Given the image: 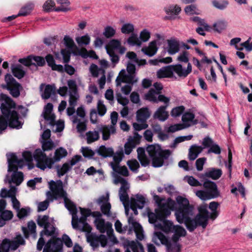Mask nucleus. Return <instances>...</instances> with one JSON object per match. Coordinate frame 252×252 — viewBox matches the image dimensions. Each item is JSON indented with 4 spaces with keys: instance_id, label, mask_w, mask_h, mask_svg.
Returning <instances> with one entry per match:
<instances>
[{
    "instance_id": "46",
    "label": "nucleus",
    "mask_w": 252,
    "mask_h": 252,
    "mask_svg": "<svg viewBox=\"0 0 252 252\" xmlns=\"http://www.w3.org/2000/svg\"><path fill=\"white\" fill-rule=\"evenodd\" d=\"M87 143L90 144L97 141L99 138V134L96 131H89L86 133Z\"/></svg>"
},
{
    "instance_id": "22",
    "label": "nucleus",
    "mask_w": 252,
    "mask_h": 252,
    "mask_svg": "<svg viewBox=\"0 0 252 252\" xmlns=\"http://www.w3.org/2000/svg\"><path fill=\"white\" fill-rule=\"evenodd\" d=\"M165 218H164L161 220L158 219L157 220H158L162 221L160 223H156L155 222V227L157 229H160L166 233H169L172 232L175 225L171 220H165Z\"/></svg>"
},
{
    "instance_id": "55",
    "label": "nucleus",
    "mask_w": 252,
    "mask_h": 252,
    "mask_svg": "<svg viewBox=\"0 0 252 252\" xmlns=\"http://www.w3.org/2000/svg\"><path fill=\"white\" fill-rule=\"evenodd\" d=\"M79 54L83 58H87L88 57H90L96 59L98 58V57L96 55L94 51L93 50L88 51L85 48H81L79 51Z\"/></svg>"
},
{
    "instance_id": "25",
    "label": "nucleus",
    "mask_w": 252,
    "mask_h": 252,
    "mask_svg": "<svg viewBox=\"0 0 252 252\" xmlns=\"http://www.w3.org/2000/svg\"><path fill=\"white\" fill-rule=\"evenodd\" d=\"M128 221L132 225L137 238L139 240H143L144 238V231L140 224L136 222L133 217L131 216L128 218Z\"/></svg>"
},
{
    "instance_id": "20",
    "label": "nucleus",
    "mask_w": 252,
    "mask_h": 252,
    "mask_svg": "<svg viewBox=\"0 0 252 252\" xmlns=\"http://www.w3.org/2000/svg\"><path fill=\"white\" fill-rule=\"evenodd\" d=\"M109 194H107L106 195L100 197L97 201V203L100 207L102 213L108 217L111 215L110 212L111 206L109 202Z\"/></svg>"
},
{
    "instance_id": "34",
    "label": "nucleus",
    "mask_w": 252,
    "mask_h": 252,
    "mask_svg": "<svg viewBox=\"0 0 252 252\" xmlns=\"http://www.w3.org/2000/svg\"><path fill=\"white\" fill-rule=\"evenodd\" d=\"M151 113L147 108H142L136 112V120L138 122L144 123L150 117Z\"/></svg>"
},
{
    "instance_id": "10",
    "label": "nucleus",
    "mask_w": 252,
    "mask_h": 252,
    "mask_svg": "<svg viewBox=\"0 0 252 252\" xmlns=\"http://www.w3.org/2000/svg\"><path fill=\"white\" fill-rule=\"evenodd\" d=\"M114 177L113 183L115 185L121 184V187L119 191V195L121 201L122 202L124 206L126 214L127 216L130 201L128 195V191L130 187L129 184L126 179L118 175H115Z\"/></svg>"
},
{
    "instance_id": "21",
    "label": "nucleus",
    "mask_w": 252,
    "mask_h": 252,
    "mask_svg": "<svg viewBox=\"0 0 252 252\" xmlns=\"http://www.w3.org/2000/svg\"><path fill=\"white\" fill-rule=\"evenodd\" d=\"M123 244L126 249V252H144L143 246L138 242L126 240Z\"/></svg>"
},
{
    "instance_id": "51",
    "label": "nucleus",
    "mask_w": 252,
    "mask_h": 252,
    "mask_svg": "<svg viewBox=\"0 0 252 252\" xmlns=\"http://www.w3.org/2000/svg\"><path fill=\"white\" fill-rule=\"evenodd\" d=\"M213 28L215 31L220 32L225 30L227 26V23L225 20H219L213 24Z\"/></svg>"
},
{
    "instance_id": "9",
    "label": "nucleus",
    "mask_w": 252,
    "mask_h": 252,
    "mask_svg": "<svg viewBox=\"0 0 252 252\" xmlns=\"http://www.w3.org/2000/svg\"><path fill=\"white\" fill-rule=\"evenodd\" d=\"M146 151L150 157L152 158V164L155 167L162 166L164 161L167 159L171 155L169 150H163L158 144L149 145Z\"/></svg>"
},
{
    "instance_id": "8",
    "label": "nucleus",
    "mask_w": 252,
    "mask_h": 252,
    "mask_svg": "<svg viewBox=\"0 0 252 252\" xmlns=\"http://www.w3.org/2000/svg\"><path fill=\"white\" fill-rule=\"evenodd\" d=\"M198 211L199 213L194 218H192V217H189L183 222L190 232L193 231L198 226L205 228L208 224L210 216L207 209V205L200 206Z\"/></svg>"
},
{
    "instance_id": "14",
    "label": "nucleus",
    "mask_w": 252,
    "mask_h": 252,
    "mask_svg": "<svg viewBox=\"0 0 252 252\" xmlns=\"http://www.w3.org/2000/svg\"><path fill=\"white\" fill-rule=\"evenodd\" d=\"M153 242L159 245L160 243L166 246L167 252H180L181 246L177 242H170L161 232L156 231L153 237Z\"/></svg>"
},
{
    "instance_id": "62",
    "label": "nucleus",
    "mask_w": 252,
    "mask_h": 252,
    "mask_svg": "<svg viewBox=\"0 0 252 252\" xmlns=\"http://www.w3.org/2000/svg\"><path fill=\"white\" fill-rule=\"evenodd\" d=\"M90 37L88 35H85L81 37H78L76 38L77 43L81 45H88L90 42Z\"/></svg>"
},
{
    "instance_id": "23",
    "label": "nucleus",
    "mask_w": 252,
    "mask_h": 252,
    "mask_svg": "<svg viewBox=\"0 0 252 252\" xmlns=\"http://www.w3.org/2000/svg\"><path fill=\"white\" fill-rule=\"evenodd\" d=\"M171 66L173 76H174V72H175L179 77L181 78L186 77L192 70L191 65L190 63H188L187 69H184L182 66L180 64L171 65Z\"/></svg>"
},
{
    "instance_id": "41",
    "label": "nucleus",
    "mask_w": 252,
    "mask_h": 252,
    "mask_svg": "<svg viewBox=\"0 0 252 252\" xmlns=\"http://www.w3.org/2000/svg\"><path fill=\"white\" fill-rule=\"evenodd\" d=\"M97 154L104 157H111L114 155V151L112 148L106 147L104 146H101L96 150Z\"/></svg>"
},
{
    "instance_id": "39",
    "label": "nucleus",
    "mask_w": 252,
    "mask_h": 252,
    "mask_svg": "<svg viewBox=\"0 0 252 252\" xmlns=\"http://www.w3.org/2000/svg\"><path fill=\"white\" fill-rule=\"evenodd\" d=\"M203 148L201 146L192 145L189 150V158L193 160L197 158L198 155L202 151Z\"/></svg>"
},
{
    "instance_id": "3",
    "label": "nucleus",
    "mask_w": 252,
    "mask_h": 252,
    "mask_svg": "<svg viewBox=\"0 0 252 252\" xmlns=\"http://www.w3.org/2000/svg\"><path fill=\"white\" fill-rule=\"evenodd\" d=\"M1 97L4 102L0 106L2 116L0 117V133L7 127L8 123L11 127L21 128L23 123L19 121L18 114L15 111V103L5 94H1Z\"/></svg>"
},
{
    "instance_id": "26",
    "label": "nucleus",
    "mask_w": 252,
    "mask_h": 252,
    "mask_svg": "<svg viewBox=\"0 0 252 252\" xmlns=\"http://www.w3.org/2000/svg\"><path fill=\"white\" fill-rule=\"evenodd\" d=\"M41 92V97L44 99H47L50 97L52 94L55 93L56 88L54 85L41 84L40 86Z\"/></svg>"
},
{
    "instance_id": "11",
    "label": "nucleus",
    "mask_w": 252,
    "mask_h": 252,
    "mask_svg": "<svg viewBox=\"0 0 252 252\" xmlns=\"http://www.w3.org/2000/svg\"><path fill=\"white\" fill-rule=\"evenodd\" d=\"M53 108V105L52 103H47L44 108L42 115L47 124L51 126L53 131L56 132H61L64 127V121L63 120L55 121V115L52 112Z\"/></svg>"
},
{
    "instance_id": "7",
    "label": "nucleus",
    "mask_w": 252,
    "mask_h": 252,
    "mask_svg": "<svg viewBox=\"0 0 252 252\" xmlns=\"http://www.w3.org/2000/svg\"><path fill=\"white\" fill-rule=\"evenodd\" d=\"M8 163V172L13 171L11 178L8 179L7 175L5 181L8 182L9 184L13 183L19 186L23 182L24 175L22 172H18V168H22L25 165V161L23 159H18L14 154H8L6 155Z\"/></svg>"
},
{
    "instance_id": "37",
    "label": "nucleus",
    "mask_w": 252,
    "mask_h": 252,
    "mask_svg": "<svg viewBox=\"0 0 252 252\" xmlns=\"http://www.w3.org/2000/svg\"><path fill=\"white\" fill-rule=\"evenodd\" d=\"M100 131L102 134V139L107 140L109 139L111 134L115 133L116 129L114 126H103L101 127Z\"/></svg>"
},
{
    "instance_id": "30",
    "label": "nucleus",
    "mask_w": 252,
    "mask_h": 252,
    "mask_svg": "<svg viewBox=\"0 0 252 252\" xmlns=\"http://www.w3.org/2000/svg\"><path fill=\"white\" fill-rule=\"evenodd\" d=\"M166 106H160L158 108L153 115L154 118L161 122L166 121L169 117L168 112L166 110Z\"/></svg>"
},
{
    "instance_id": "38",
    "label": "nucleus",
    "mask_w": 252,
    "mask_h": 252,
    "mask_svg": "<svg viewBox=\"0 0 252 252\" xmlns=\"http://www.w3.org/2000/svg\"><path fill=\"white\" fill-rule=\"evenodd\" d=\"M130 199H133L134 204L138 209H142L147 202L146 196L141 194H137L134 197H131Z\"/></svg>"
},
{
    "instance_id": "16",
    "label": "nucleus",
    "mask_w": 252,
    "mask_h": 252,
    "mask_svg": "<svg viewBox=\"0 0 252 252\" xmlns=\"http://www.w3.org/2000/svg\"><path fill=\"white\" fill-rule=\"evenodd\" d=\"M5 85H2L4 89L8 90L10 94L14 97H18L22 89L21 85L10 75L7 74L5 76Z\"/></svg>"
},
{
    "instance_id": "40",
    "label": "nucleus",
    "mask_w": 252,
    "mask_h": 252,
    "mask_svg": "<svg viewBox=\"0 0 252 252\" xmlns=\"http://www.w3.org/2000/svg\"><path fill=\"white\" fill-rule=\"evenodd\" d=\"M124 157V150L122 147H120L113 156V161L110 163V165L112 167V164L119 165L120 162Z\"/></svg>"
},
{
    "instance_id": "44",
    "label": "nucleus",
    "mask_w": 252,
    "mask_h": 252,
    "mask_svg": "<svg viewBox=\"0 0 252 252\" xmlns=\"http://www.w3.org/2000/svg\"><path fill=\"white\" fill-rule=\"evenodd\" d=\"M9 243L10 244V249L15 250L20 245H24L25 244V240L21 235H17L13 240H9Z\"/></svg>"
},
{
    "instance_id": "47",
    "label": "nucleus",
    "mask_w": 252,
    "mask_h": 252,
    "mask_svg": "<svg viewBox=\"0 0 252 252\" xmlns=\"http://www.w3.org/2000/svg\"><path fill=\"white\" fill-rule=\"evenodd\" d=\"M58 3L61 4V6L55 9L56 11H67L70 10L69 5L70 2L68 0H56Z\"/></svg>"
},
{
    "instance_id": "45",
    "label": "nucleus",
    "mask_w": 252,
    "mask_h": 252,
    "mask_svg": "<svg viewBox=\"0 0 252 252\" xmlns=\"http://www.w3.org/2000/svg\"><path fill=\"white\" fill-rule=\"evenodd\" d=\"M46 60L49 66L51 67L53 70H57L59 71H63V65L55 64L54 58L51 55H47L46 57Z\"/></svg>"
},
{
    "instance_id": "18",
    "label": "nucleus",
    "mask_w": 252,
    "mask_h": 252,
    "mask_svg": "<svg viewBox=\"0 0 252 252\" xmlns=\"http://www.w3.org/2000/svg\"><path fill=\"white\" fill-rule=\"evenodd\" d=\"M87 240L90 245L94 248L97 247L99 244L103 247H104L107 242V237L104 235L97 236L94 234H91L87 236Z\"/></svg>"
},
{
    "instance_id": "60",
    "label": "nucleus",
    "mask_w": 252,
    "mask_h": 252,
    "mask_svg": "<svg viewBox=\"0 0 252 252\" xmlns=\"http://www.w3.org/2000/svg\"><path fill=\"white\" fill-rule=\"evenodd\" d=\"M127 165L131 171L135 172H137L138 169L140 167L139 162L135 159L128 160Z\"/></svg>"
},
{
    "instance_id": "64",
    "label": "nucleus",
    "mask_w": 252,
    "mask_h": 252,
    "mask_svg": "<svg viewBox=\"0 0 252 252\" xmlns=\"http://www.w3.org/2000/svg\"><path fill=\"white\" fill-rule=\"evenodd\" d=\"M185 110L183 106H178L172 109L171 111V115L172 117H176L181 115Z\"/></svg>"
},
{
    "instance_id": "54",
    "label": "nucleus",
    "mask_w": 252,
    "mask_h": 252,
    "mask_svg": "<svg viewBox=\"0 0 252 252\" xmlns=\"http://www.w3.org/2000/svg\"><path fill=\"white\" fill-rule=\"evenodd\" d=\"M164 10L167 14L178 15L181 11V7L177 5H170L164 8Z\"/></svg>"
},
{
    "instance_id": "24",
    "label": "nucleus",
    "mask_w": 252,
    "mask_h": 252,
    "mask_svg": "<svg viewBox=\"0 0 252 252\" xmlns=\"http://www.w3.org/2000/svg\"><path fill=\"white\" fill-rule=\"evenodd\" d=\"M171 66L173 76H174V72H175L179 77L181 78L186 77L192 70L191 65L190 63H188L187 69H184L182 66L180 64L171 65Z\"/></svg>"
},
{
    "instance_id": "42",
    "label": "nucleus",
    "mask_w": 252,
    "mask_h": 252,
    "mask_svg": "<svg viewBox=\"0 0 252 252\" xmlns=\"http://www.w3.org/2000/svg\"><path fill=\"white\" fill-rule=\"evenodd\" d=\"M11 69L14 76L18 79L22 78L25 74V71L24 70L23 67L20 64L12 65Z\"/></svg>"
},
{
    "instance_id": "5",
    "label": "nucleus",
    "mask_w": 252,
    "mask_h": 252,
    "mask_svg": "<svg viewBox=\"0 0 252 252\" xmlns=\"http://www.w3.org/2000/svg\"><path fill=\"white\" fill-rule=\"evenodd\" d=\"M175 205L173 207H169V209L175 211V216L176 220L179 223H183L185 220L189 217H193L194 214L193 207L189 204L188 199L182 196H178L176 198Z\"/></svg>"
},
{
    "instance_id": "1",
    "label": "nucleus",
    "mask_w": 252,
    "mask_h": 252,
    "mask_svg": "<svg viewBox=\"0 0 252 252\" xmlns=\"http://www.w3.org/2000/svg\"><path fill=\"white\" fill-rule=\"evenodd\" d=\"M51 191L47 192V199L40 202L38 204V211H44L49 206L48 200L52 201L54 199L62 198L63 199L65 207L72 214V225L73 228L90 233L91 227L86 222V218L91 215V210L80 208L82 216L78 220L77 209L74 204L68 198L66 192L63 189V184L61 180L56 182L51 181L48 183Z\"/></svg>"
},
{
    "instance_id": "48",
    "label": "nucleus",
    "mask_w": 252,
    "mask_h": 252,
    "mask_svg": "<svg viewBox=\"0 0 252 252\" xmlns=\"http://www.w3.org/2000/svg\"><path fill=\"white\" fill-rule=\"evenodd\" d=\"M111 168L115 172L124 176H128L129 175V172L125 166H120L119 165L112 164Z\"/></svg>"
},
{
    "instance_id": "13",
    "label": "nucleus",
    "mask_w": 252,
    "mask_h": 252,
    "mask_svg": "<svg viewBox=\"0 0 252 252\" xmlns=\"http://www.w3.org/2000/svg\"><path fill=\"white\" fill-rule=\"evenodd\" d=\"M126 73L125 69H122L119 73L116 79V86H121L122 83H128L133 84L137 81V79L135 75V67L131 63L127 65Z\"/></svg>"
},
{
    "instance_id": "35",
    "label": "nucleus",
    "mask_w": 252,
    "mask_h": 252,
    "mask_svg": "<svg viewBox=\"0 0 252 252\" xmlns=\"http://www.w3.org/2000/svg\"><path fill=\"white\" fill-rule=\"evenodd\" d=\"M137 158L142 166H147L150 163V160L145 154V151L143 148L139 147L137 149Z\"/></svg>"
},
{
    "instance_id": "17",
    "label": "nucleus",
    "mask_w": 252,
    "mask_h": 252,
    "mask_svg": "<svg viewBox=\"0 0 252 252\" xmlns=\"http://www.w3.org/2000/svg\"><path fill=\"white\" fill-rule=\"evenodd\" d=\"M141 138L142 136L137 132L134 133L133 136L129 137L124 145L125 154L127 155H129L133 149L140 143Z\"/></svg>"
},
{
    "instance_id": "31",
    "label": "nucleus",
    "mask_w": 252,
    "mask_h": 252,
    "mask_svg": "<svg viewBox=\"0 0 252 252\" xmlns=\"http://www.w3.org/2000/svg\"><path fill=\"white\" fill-rule=\"evenodd\" d=\"M158 48L156 40L151 41L148 46L143 47L142 52L149 57H152L155 55L158 51Z\"/></svg>"
},
{
    "instance_id": "33",
    "label": "nucleus",
    "mask_w": 252,
    "mask_h": 252,
    "mask_svg": "<svg viewBox=\"0 0 252 252\" xmlns=\"http://www.w3.org/2000/svg\"><path fill=\"white\" fill-rule=\"evenodd\" d=\"M171 65L162 67L157 72V77L159 78L173 77V72Z\"/></svg>"
},
{
    "instance_id": "57",
    "label": "nucleus",
    "mask_w": 252,
    "mask_h": 252,
    "mask_svg": "<svg viewBox=\"0 0 252 252\" xmlns=\"http://www.w3.org/2000/svg\"><path fill=\"white\" fill-rule=\"evenodd\" d=\"M33 8V4L30 3L23 7L19 11L18 16H26L29 14Z\"/></svg>"
},
{
    "instance_id": "19",
    "label": "nucleus",
    "mask_w": 252,
    "mask_h": 252,
    "mask_svg": "<svg viewBox=\"0 0 252 252\" xmlns=\"http://www.w3.org/2000/svg\"><path fill=\"white\" fill-rule=\"evenodd\" d=\"M37 221L38 225L44 227L45 234L52 235L54 233L55 228L51 226L49 223L48 216L46 215L39 216Z\"/></svg>"
},
{
    "instance_id": "4",
    "label": "nucleus",
    "mask_w": 252,
    "mask_h": 252,
    "mask_svg": "<svg viewBox=\"0 0 252 252\" xmlns=\"http://www.w3.org/2000/svg\"><path fill=\"white\" fill-rule=\"evenodd\" d=\"M151 194L154 200L157 203L158 208L155 209V213H148V218L150 223H155L156 222L158 219L161 220L170 215L171 212L169 207H173L175 205V201L170 198L166 200L161 199L154 192H152Z\"/></svg>"
},
{
    "instance_id": "27",
    "label": "nucleus",
    "mask_w": 252,
    "mask_h": 252,
    "mask_svg": "<svg viewBox=\"0 0 252 252\" xmlns=\"http://www.w3.org/2000/svg\"><path fill=\"white\" fill-rule=\"evenodd\" d=\"M194 118L195 116L192 113L186 112L183 115L182 117L183 124H182L184 125L185 128L198 123L197 120L194 119Z\"/></svg>"
},
{
    "instance_id": "6",
    "label": "nucleus",
    "mask_w": 252,
    "mask_h": 252,
    "mask_svg": "<svg viewBox=\"0 0 252 252\" xmlns=\"http://www.w3.org/2000/svg\"><path fill=\"white\" fill-rule=\"evenodd\" d=\"M67 154L66 150L61 147L56 150L53 158H48L41 149H38L35 151L33 157L36 161L37 167L44 170L46 168H51L55 162L60 161Z\"/></svg>"
},
{
    "instance_id": "50",
    "label": "nucleus",
    "mask_w": 252,
    "mask_h": 252,
    "mask_svg": "<svg viewBox=\"0 0 252 252\" xmlns=\"http://www.w3.org/2000/svg\"><path fill=\"white\" fill-rule=\"evenodd\" d=\"M159 94V92H156L154 88H151L148 93L145 94L147 100L157 103V98Z\"/></svg>"
},
{
    "instance_id": "56",
    "label": "nucleus",
    "mask_w": 252,
    "mask_h": 252,
    "mask_svg": "<svg viewBox=\"0 0 252 252\" xmlns=\"http://www.w3.org/2000/svg\"><path fill=\"white\" fill-rule=\"evenodd\" d=\"M71 169L68 163H64L62 166L57 167L58 175L59 177L64 175L68 171Z\"/></svg>"
},
{
    "instance_id": "43",
    "label": "nucleus",
    "mask_w": 252,
    "mask_h": 252,
    "mask_svg": "<svg viewBox=\"0 0 252 252\" xmlns=\"http://www.w3.org/2000/svg\"><path fill=\"white\" fill-rule=\"evenodd\" d=\"M219 206V204L215 201L211 202L209 204V208L212 211L211 214L209 215L210 219L212 220H215L219 215V212L217 210Z\"/></svg>"
},
{
    "instance_id": "29",
    "label": "nucleus",
    "mask_w": 252,
    "mask_h": 252,
    "mask_svg": "<svg viewBox=\"0 0 252 252\" xmlns=\"http://www.w3.org/2000/svg\"><path fill=\"white\" fill-rule=\"evenodd\" d=\"M171 232L174 233L171 238L173 242H178L181 237H185L187 234L186 229L179 225H175Z\"/></svg>"
},
{
    "instance_id": "12",
    "label": "nucleus",
    "mask_w": 252,
    "mask_h": 252,
    "mask_svg": "<svg viewBox=\"0 0 252 252\" xmlns=\"http://www.w3.org/2000/svg\"><path fill=\"white\" fill-rule=\"evenodd\" d=\"M203 186L205 189V190H199L195 192L196 195L200 199L207 200L220 196V191L215 183L206 180L203 183Z\"/></svg>"
},
{
    "instance_id": "58",
    "label": "nucleus",
    "mask_w": 252,
    "mask_h": 252,
    "mask_svg": "<svg viewBox=\"0 0 252 252\" xmlns=\"http://www.w3.org/2000/svg\"><path fill=\"white\" fill-rule=\"evenodd\" d=\"M97 110L98 111V114L100 117L103 116L107 112V108L104 104L103 102L99 100L97 103Z\"/></svg>"
},
{
    "instance_id": "59",
    "label": "nucleus",
    "mask_w": 252,
    "mask_h": 252,
    "mask_svg": "<svg viewBox=\"0 0 252 252\" xmlns=\"http://www.w3.org/2000/svg\"><path fill=\"white\" fill-rule=\"evenodd\" d=\"M134 28L133 24L126 23L124 24L121 28V32L124 34L132 33L134 31Z\"/></svg>"
},
{
    "instance_id": "28",
    "label": "nucleus",
    "mask_w": 252,
    "mask_h": 252,
    "mask_svg": "<svg viewBox=\"0 0 252 252\" xmlns=\"http://www.w3.org/2000/svg\"><path fill=\"white\" fill-rule=\"evenodd\" d=\"M180 42L175 38L167 40V52L170 55H174L180 50Z\"/></svg>"
},
{
    "instance_id": "32",
    "label": "nucleus",
    "mask_w": 252,
    "mask_h": 252,
    "mask_svg": "<svg viewBox=\"0 0 252 252\" xmlns=\"http://www.w3.org/2000/svg\"><path fill=\"white\" fill-rule=\"evenodd\" d=\"M222 175V171L220 169L211 168L206 171L204 174L200 175V178H204L208 177L213 180H217Z\"/></svg>"
},
{
    "instance_id": "63",
    "label": "nucleus",
    "mask_w": 252,
    "mask_h": 252,
    "mask_svg": "<svg viewBox=\"0 0 252 252\" xmlns=\"http://www.w3.org/2000/svg\"><path fill=\"white\" fill-rule=\"evenodd\" d=\"M115 33V29L111 26H107L105 28L103 34L106 38H110L113 36Z\"/></svg>"
},
{
    "instance_id": "36",
    "label": "nucleus",
    "mask_w": 252,
    "mask_h": 252,
    "mask_svg": "<svg viewBox=\"0 0 252 252\" xmlns=\"http://www.w3.org/2000/svg\"><path fill=\"white\" fill-rule=\"evenodd\" d=\"M106 48L107 51L108 49L112 50L113 51L119 50L121 54H123L126 51V49L124 47H121L120 42L116 39L111 40Z\"/></svg>"
},
{
    "instance_id": "2",
    "label": "nucleus",
    "mask_w": 252,
    "mask_h": 252,
    "mask_svg": "<svg viewBox=\"0 0 252 252\" xmlns=\"http://www.w3.org/2000/svg\"><path fill=\"white\" fill-rule=\"evenodd\" d=\"M67 84L69 89L66 86L60 87L58 90V93L63 96H65L67 94H68L69 106L66 109L67 115L68 116H71L70 119L73 123H78L77 125V130L82 132L86 129L85 123L83 122H79L76 117L72 116L75 113V107L76 106L77 101L79 99L76 82L74 80H68Z\"/></svg>"
},
{
    "instance_id": "53",
    "label": "nucleus",
    "mask_w": 252,
    "mask_h": 252,
    "mask_svg": "<svg viewBox=\"0 0 252 252\" xmlns=\"http://www.w3.org/2000/svg\"><path fill=\"white\" fill-rule=\"evenodd\" d=\"M35 229L36 225L33 221H30L28 223V228L25 227L22 228L23 233H24L25 236L26 237H28L29 232L31 234H34L35 233Z\"/></svg>"
},
{
    "instance_id": "61",
    "label": "nucleus",
    "mask_w": 252,
    "mask_h": 252,
    "mask_svg": "<svg viewBox=\"0 0 252 252\" xmlns=\"http://www.w3.org/2000/svg\"><path fill=\"white\" fill-rule=\"evenodd\" d=\"M184 180L191 186L198 187L201 186L202 184L192 176H187Z\"/></svg>"
},
{
    "instance_id": "49",
    "label": "nucleus",
    "mask_w": 252,
    "mask_h": 252,
    "mask_svg": "<svg viewBox=\"0 0 252 252\" xmlns=\"http://www.w3.org/2000/svg\"><path fill=\"white\" fill-rule=\"evenodd\" d=\"M16 188L14 187H10V189L8 190L5 189H2L0 196L2 198H5L7 197H11L13 195H15L16 192Z\"/></svg>"
},
{
    "instance_id": "52",
    "label": "nucleus",
    "mask_w": 252,
    "mask_h": 252,
    "mask_svg": "<svg viewBox=\"0 0 252 252\" xmlns=\"http://www.w3.org/2000/svg\"><path fill=\"white\" fill-rule=\"evenodd\" d=\"M127 43L131 46H140L142 42L138 38L136 34L132 33L131 35L127 39Z\"/></svg>"
},
{
    "instance_id": "15",
    "label": "nucleus",
    "mask_w": 252,
    "mask_h": 252,
    "mask_svg": "<svg viewBox=\"0 0 252 252\" xmlns=\"http://www.w3.org/2000/svg\"><path fill=\"white\" fill-rule=\"evenodd\" d=\"M94 222L97 229L101 233L106 232L114 244L118 243L117 238L113 235V229L111 223L105 222L104 220L100 217L95 218Z\"/></svg>"
}]
</instances>
